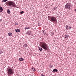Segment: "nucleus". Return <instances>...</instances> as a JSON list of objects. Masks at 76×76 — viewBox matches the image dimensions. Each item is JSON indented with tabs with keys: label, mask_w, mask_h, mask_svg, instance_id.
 <instances>
[{
	"label": "nucleus",
	"mask_w": 76,
	"mask_h": 76,
	"mask_svg": "<svg viewBox=\"0 0 76 76\" xmlns=\"http://www.w3.org/2000/svg\"><path fill=\"white\" fill-rule=\"evenodd\" d=\"M39 45L45 50H48V47L47 44L45 42L42 41L40 42L39 44Z\"/></svg>",
	"instance_id": "f257e3e1"
},
{
	"label": "nucleus",
	"mask_w": 76,
	"mask_h": 76,
	"mask_svg": "<svg viewBox=\"0 0 76 76\" xmlns=\"http://www.w3.org/2000/svg\"><path fill=\"white\" fill-rule=\"evenodd\" d=\"M5 4L7 6H10L12 7L15 6V3L12 1H9L6 2Z\"/></svg>",
	"instance_id": "f03ea898"
},
{
	"label": "nucleus",
	"mask_w": 76,
	"mask_h": 76,
	"mask_svg": "<svg viewBox=\"0 0 76 76\" xmlns=\"http://www.w3.org/2000/svg\"><path fill=\"white\" fill-rule=\"evenodd\" d=\"M7 72H8V76L13 75V74L14 73V71H13V69L12 68L8 69H7Z\"/></svg>",
	"instance_id": "7ed1b4c3"
},
{
	"label": "nucleus",
	"mask_w": 76,
	"mask_h": 76,
	"mask_svg": "<svg viewBox=\"0 0 76 76\" xmlns=\"http://www.w3.org/2000/svg\"><path fill=\"white\" fill-rule=\"evenodd\" d=\"M49 20L52 22H56L57 21V19L55 17L53 16H51L49 18Z\"/></svg>",
	"instance_id": "20e7f679"
},
{
	"label": "nucleus",
	"mask_w": 76,
	"mask_h": 76,
	"mask_svg": "<svg viewBox=\"0 0 76 76\" xmlns=\"http://www.w3.org/2000/svg\"><path fill=\"white\" fill-rule=\"evenodd\" d=\"M70 6H71V4H70V3H67L65 6V7L66 8V9L70 10Z\"/></svg>",
	"instance_id": "39448f33"
},
{
	"label": "nucleus",
	"mask_w": 76,
	"mask_h": 76,
	"mask_svg": "<svg viewBox=\"0 0 76 76\" xmlns=\"http://www.w3.org/2000/svg\"><path fill=\"white\" fill-rule=\"evenodd\" d=\"M26 34H27V35H32L31 31H29L27 32Z\"/></svg>",
	"instance_id": "423d86ee"
},
{
	"label": "nucleus",
	"mask_w": 76,
	"mask_h": 76,
	"mask_svg": "<svg viewBox=\"0 0 76 76\" xmlns=\"http://www.w3.org/2000/svg\"><path fill=\"white\" fill-rule=\"evenodd\" d=\"M53 72H58V70L57 69H54L53 70Z\"/></svg>",
	"instance_id": "0eeeda50"
},
{
	"label": "nucleus",
	"mask_w": 76,
	"mask_h": 76,
	"mask_svg": "<svg viewBox=\"0 0 76 76\" xmlns=\"http://www.w3.org/2000/svg\"><path fill=\"white\" fill-rule=\"evenodd\" d=\"M0 10H1V12H3V8L1 7H0Z\"/></svg>",
	"instance_id": "6e6552de"
},
{
	"label": "nucleus",
	"mask_w": 76,
	"mask_h": 76,
	"mask_svg": "<svg viewBox=\"0 0 76 76\" xmlns=\"http://www.w3.org/2000/svg\"><path fill=\"white\" fill-rule=\"evenodd\" d=\"M19 60H20V61H23V60H24V59L23 58H20L19 59Z\"/></svg>",
	"instance_id": "1a4fd4ad"
},
{
	"label": "nucleus",
	"mask_w": 76,
	"mask_h": 76,
	"mask_svg": "<svg viewBox=\"0 0 76 76\" xmlns=\"http://www.w3.org/2000/svg\"><path fill=\"white\" fill-rule=\"evenodd\" d=\"M25 29H29L30 28L29 27H25Z\"/></svg>",
	"instance_id": "9d476101"
},
{
	"label": "nucleus",
	"mask_w": 76,
	"mask_h": 76,
	"mask_svg": "<svg viewBox=\"0 0 76 76\" xmlns=\"http://www.w3.org/2000/svg\"><path fill=\"white\" fill-rule=\"evenodd\" d=\"M8 35L10 37L12 36V33H8Z\"/></svg>",
	"instance_id": "9b49d317"
},
{
	"label": "nucleus",
	"mask_w": 76,
	"mask_h": 76,
	"mask_svg": "<svg viewBox=\"0 0 76 76\" xmlns=\"http://www.w3.org/2000/svg\"><path fill=\"white\" fill-rule=\"evenodd\" d=\"M32 70H33V72H35V71H36V70H35V68L34 67L32 68Z\"/></svg>",
	"instance_id": "f8f14e48"
},
{
	"label": "nucleus",
	"mask_w": 76,
	"mask_h": 76,
	"mask_svg": "<svg viewBox=\"0 0 76 76\" xmlns=\"http://www.w3.org/2000/svg\"><path fill=\"white\" fill-rule=\"evenodd\" d=\"M64 37L65 38H67L69 37V35L67 34Z\"/></svg>",
	"instance_id": "ddd939ff"
},
{
	"label": "nucleus",
	"mask_w": 76,
	"mask_h": 76,
	"mask_svg": "<svg viewBox=\"0 0 76 76\" xmlns=\"http://www.w3.org/2000/svg\"><path fill=\"white\" fill-rule=\"evenodd\" d=\"M15 31L17 32H20V30L19 29H18L17 30L16 29H15Z\"/></svg>",
	"instance_id": "4468645a"
},
{
	"label": "nucleus",
	"mask_w": 76,
	"mask_h": 76,
	"mask_svg": "<svg viewBox=\"0 0 76 76\" xmlns=\"http://www.w3.org/2000/svg\"><path fill=\"white\" fill-rule=\"evenodd\" d=\"M7 12L9 14H10V11L9 9H8Z\"/></svg>",
	"instance_id": "2eb2a0df"
},
{
	"label": "nucleus",
	"mask_w": 76,
	"mask_h": 76,
	"mask_svg": "<svg viewBox=\"0 0 76 76\" xmlns=\"http://www.w3.org/2000/svg\"><path fill=\"white\" fill-rule=\"evenodd\" d=\"M27 47V45L26 44H25L24 45H23V47L25 48Z\"/></svg>",
	"instance_id": "dca6fc26"
},
{
	"label": "nucleus",
	"mask_w": 76,
	"mask_h": 76,
	"mask_svg": "<svg viewBox=\"0 0 76 76\" xmlns=\"http://www.w3.org/2000/svg\"><path fill=\"white\" fill-rule=\"evenodd\" d=\"M39 50H40V51H42L43 50L41 48H39Z\"/></svg>",
	"instance_id": "f3484780"
},
{
	"label": "nucleus",
	"mask_w": 76,
	"mask_h": 76,
	"mask_svg": "<svg viewBox=\"0 0 76 76\" xmlns=\"http://www.w3.org/2000/svg\"><path fill=\"white\" fill-rule=\"evenodd\" d=\"M68 26L66 25V29H67V30H68V29H69V28H68Z\"/></svg>",
	"instance_id": "a211bd4d"
},
{
	"label": "nucleus",
	"mask_w": 76,
	"mask_h": 76,
	"mask_svg": "<svg viewBox=\"0 0 76 76\" xmlns=\"http://www.w3.org/2000/svg\"><path fill=\"white\" fill-rule=\"evenodd\" d=\"M7 1V0H3L2 1V2H6V1Z\"/></svg>",
	"instance_id": "6ab92c4d"
},
{
	"label": "nucleus",
	"mask_w": 76,
	"mask_h": 76,
	"mask_svg": "<svg viewBox=\"0 0 76 76\" xmlns=\"http://www.w3.org/2000/svg\"><path fill=\"white\" fill-rule=\"evenodd\" d=\"M23 13H24V12H23V11H22L20 12V14H22Z\"/></svg>",
	"instance_id": "aec40b11"
},
{
	"label": "nucleus",
	"mask_w": 76,
	"mask_h": 76,
	"mask_svg": "<svg viewBox=\"0 0 76 76\" xmlns=\"http://www.w3.org/2000/svg\"><path fill=\"white\" fill-rule=\"evenodd\" d=\"M50 68H52V67H53V65H51L50 66Z\"/></svg>",
	"instance_id": "412c9836"
},
{
	"label": "nucleus",
	"mask_w": 76,
	"mask_h": 76,
	"mask_svg": "<svg viewBox=\"0 0 76 76\" xmlns=\"http://www.w3.org/2000/svg\"><path fill=\"white\" fill-rule=\"evenodd\" d=\"M43 34H45V31H44V30H43Z\"/></svg>",
	"instance_id": "4be33fe9"
},
{
	"label": "nucleus",
	"mask_w": 76,
	"mask_h": 76,
	"mask_svg": "<svg viewBox=\"0 0 76 76\" xmlns=\"http://www.w3.org/2000/svg\"><path fill=\"white\" fill-rule=\"evenodd\" d=\"M3 51H0V54H2V53H3Z\"/></svg>",
	"instance_id": "5701e85b"
},
{
	"label": "nucleus",
	"mask_w": 76,
	"mask_h": 76,
	"mask_svg": "<svg viewBox=\"0 0 76 76\" xmlns=\"http://www.w3.org/2000/svg\"><path fill=\"white\" fill-rule=\"evenodd\" d=\"M15 25H18V23H15Z\"/></svg>",
	"instance_id": "b1692460"
},
{
	"label": "nucleus",
	"mask_w": 76,
	"mask_h": 76,
	"mask_svg": "<svg viewBox=\"0 0 76 76\" xmlns=\"http://www.w3.org/2000/svg\"><path fill=\"white\" fill-rule=\"evenodd\" d=\"M71 28H72V27H71V26H70L69 27V29H71Z\"/></svg>",
	"instance_id": "393cba45"
},
{
	"label": "nucleus",
	"mask_w": 76,
	"mask_h": 76,
	"mask_svg": "<svg viewBox=\"0 0 76 76\" xmlns=\"http://www.w3.org/2000/svg\"><path fill=\"white\" fill-rule=\"evenodd\" d=\"M56 9H57V7H55L54 8V10H56Z\"/></svg>",
	"instance_id": "a878e982"
},
{
	"label": "nucleus",
	"mask_w": 76,
	"mask_h": 76,
	"mask_svg": "<svg viewBox=\"0 0 76 76\" xmlns=\"http://www.w3.org/2000/svg\"><path fill=\"white\" fill-rule=\"evenodd\" d=\"M41 76H45V75H42V74L41 75Z\"/></svg>",
	"instance_id": "bb28decb"
},
{
	"label": "nucleus",
	"mask_w": 76,
	"mask_h": 76,
	"mask_svg": "<svg viewBox=\"0 0 76 76\" xmlns=\"http://www.w3.org/2000/svg\"><path fill=\"white\" fill-rule=\"evenodd\" d=\"M74 11L75 12H76V9H75V10H74Z\"/></svg>",
	"instance_id": "cd10ccee"
},
{
	"label": "nucleus",
	"mask_w": 76,
	"mask_h": 76,
	"mask_svg": "<svg viewBox=\"0 0 76 76\" xmlns=\"http://www.w3.org/2000/svg\"><path fill=\"white\" fill-rule=\"evenodd\" d=\"M2 21V20L1 19L0 20V21Z\"/></svg>",
	"instance_id": "c85d7f7f"
}]
</instances>
